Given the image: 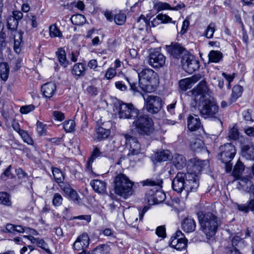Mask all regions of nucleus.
<instances>
[{
  "instance_id": "nucleus-39",
  "label": "nucleus",
  "mask_w": 254,
  "mask_h": 254,
  "mask_svg": "<svg viewBox=\"0 0 254 254\" xmlns=\"http://www.w3.org/2000/svg\"><path fill=\"white\" fill-rule=\"evenodd\" d=\"M243 91V88L240 85L235 86L232 89V93L231 100L232 102L235 101L241 96Z\"/></svg>"
},
{
  "instance_id": "nucleus-19",
  "label": "nucleus",
  "mask_w": 254,
  "mask_h": 254,
  "mask_svg": "<svg viewBox=\"0 0 254 254\" xmlns=\"http://www.w3.org/2000/svg\"><path fill=\"white\" fill-rule=\"evenodd\" d=\"M184 6L185 4L184 3H180L174 7H172L168 3L159 1L154 4V8L158 12L160 11L166 9L179 10Z\"/></svg>"
},
{
  "instance_id": "nucleus-22",
  "label": "nucleus",
  "mask_w": 254,
  "mask_h": 254,
  "mask_svg": "<svg viewBox=\"0 0 254 254\" xmlns=\"http://www.w3.org/2000/svg\"><path fill=\"white\" fill-rule=\"evenodd\" d=\"M90 185L94 191L97 193H104L106 191V184L104 181L94 180L90 182Z\"/></svg>"
},
{
  "instance_id": "nucleus-23",
  "label": "nucleus",
  "mask_w": 254,
  "mask_h": 254,
  "mask_svg": "<svg viewBox=\"0 0 254 254\" xmlns=\"http://www.w3.org/2000/svg\"><path fill=\"white\" fill-rule=\"evenodd\" d=\"M62 190L75 203L79 202V197L76 191L73 190L69 185H65Z\"/></svg>"
},
{
  "instance_id": "nucleus-30",
  "label": "nucleus",
  "mask_w": 254,
  "mask_h": 254,
  "mask_svg": "<svg viewBox=\"0 0 254 254\" xmlns=\"http://www.w3.org/2000/svg\"><path fill=\"white\" fill-rule=\"evenodd\" d=\"M171 157V153L168 150L157 152L155 154V158L159 161H166Z\"/></svg>"
},
{
  "instance_id": "nucleus-45",
  "label": "nucleus",
  "mask_w": 254,
  "mask_h": 254,
  "mask_svg": "<svg viewBox=\"0 0 254 254\" xmlns=\"http://www.w3.org/2000/svg\"><path fill=\"white\" fill-rule=\"evenodd\" d=\"M114 20L117 24L121 25L126 22V16L124 13L120 12L114 15Z\"/></svg>"
},
{
  "instance_id": "nucleus-36",
  "label": "nucleus",
  "mask_w": 254,
  "mask_h": 254,
  "mask_svg": "<svg viewBox=\"0 0 254 254\" xmlns=\"http://www.w3.org/2000/svg\"><path fill=\"white\" fill-rule=\"evenodd\" d=\"M97 137L99 139L106 138L110 134V130L106 129L102 127H99L96 128Z\"/></svg>"
},
{
  "instance_id": "nucleus-20",
  "label": "nucleus",
  "mask_w": 254,
  "mask_h": 254,
  "mask_svg": "<svg viewBox=\"0 0 254 254\" xmlns=\"http://www.w3.org/2000/svg\"><path fill=\"white\" fill-rule=\"evenodd\" d=\"M56 90V84L53 82H48L44 84L41 87V91L46 98H51Z\"/></svg>"
},
{
  "instance_id": "nucleus-13",
  "label": "nucleus",
  "mask_w": 254,
  "mask_h": 254,
  "mask_svg": "<svg viewBox=\"0 0 254 254\" xmlns=\"http://www.w3.org/2000/svg\"><path fill=\"white\" fill-rule=\"evenodd\" d=\"M183 234L180 231H177L174 235H173L170 241V246L177 250L181 251L185 249L187 245V240L184 237H182Z\"/></svg>"
},
{
  "instance_id": "nucleus-59",
  "label": "nucleus",
  "mask_w": 254,
  "mask_h": 254,
  "mask_svg": "<svg viewBox=\"0 0 254 254\" xmlns=\"http://www.w3.org/2000/svg\"><path fill=\"white\" fill-rule=\"evenodd\" d=\"M6 34L3 32H0V50H3L5 46L6 43L5 39L6 38Z\"/></svg>"
},
{
  "instance_id": "nucleus-16",
  "label": "nucleus",
  "mask_w": 254,
  "mask_h": 254,
  "mask_svg": "<svg viewBox=\"0 0 254 254\" xmlns=\"http://www.w3.org/2000/svg\"><path fill=\"white\" fill-rule=\"evenodd\" d=\"M237 188L239 190L252 193L253 197H254V185L248 178H240Z\"/></svg>"
},
{
  "instance_id": "nucleus-32",
  "label": "nucleus",
  "mask_w": 254,
  "mask_h": 254,
  "mask_svg": "<svg viewBox=\"0 0 254 254\" xmlns=\"http://www.w3.org/2000/svg\"><path fill=\"white\" fill-rule=\"evenodd\" d=\"M85 71V67L82 63L75 64L72 69V73L76 76L83 75Z\"/></svg>"
},
{
  "instance_id": "nucleus-62",
  "label": "nucleus",
  "mask_w": 254,
  "mask_h": 254,
  "mask_svg": "<svg viewBox=\"0 0 254 254\" xmlns=\"http://www.w3.org/2000/svg\"><path fill=\"white\" fill-rule=\"evenodd\" d=\"M126 82L128 83L130 87V89L134 92L138 91L137 83L132 82L131 79H128L127 77H125Z\"/></svg>"
},
{
  "instance_id": "nucleus-57",
  "label": "nucleus",
  "mask_w": 254,
  "mask_h": 254,
  "mask_svg": "<svg viewBox=\"0 0 254 254\" xmlns=\"http://www.w3.org/2000/svg\"><path fill=\"white\" fill-rule=\"evenodd\" d=\"M35 109V106L30 104L26 106H23L20 109V112L21 114H26Z\"/></svg>"
},
{
  "instance_id": "nucleus-35",
  "label": "nucleus",
  "mask_w": 254,
  "mask_h": 254,
  "mask_svg": "<svg viewBox=\"0 0 254 254\" xmlns=\"http://www.w3.org/2000/svg\"><path fill=\"white\" fill-rule=\"evenodd\" d=\"M70 19L72 23L76 25H82L86 21V18L84 16L80 14H77L72 15Z\"/></svg>"
},
{
  "instance_id": "nucleus-34",
  "label": "nucleus",
  "mask_w": 254,
  "mask_h": 254,
  "mask_svg": "<svg viewBox=\"0 0 254 254\" xmlns=\"http://www.w3.org/2000/svg\"><path fill=\"white\" fill-rule=\"evenodd\" d=\"M116 148L114 141L109 142L102 149L103 156H110L111 153L114 151Z\"/></svg>"
},
{
  "instance_id": "nucleus-10",
  "label": "nucleus",
  "mask_w": 254,
  "mask_h": 254,
  "mask_svg": "<svg viewBox=\"0 0 254 254\" xmlns=\"http://www.w3.org/2000/svg\"><path fill=\"white\" fill-rule=\"evenodd\" d=\"M190 175L189 173L187 174L181 172L178 173L172 182L173 190L178 192H182L183 189L185 190L188 185L187 183H190V181L187 180V176L189 177Z\"/></svg>"
},
{
  "instance_id": "nucleus-49",
  "label": "nucleus",
  "mask_w": 254,
  "mask_h": 254,
  "mask_svg": "<svg viewBox=\"0 0 254 254\" xmlns=\"http://www.w3.org/2000/svg\"><path fill=\"white\" fill-rule=\"evenodd\" d=\"M243 115L245 120L248 121H254V111L252 110H248L243 112Z\"/></svg>"
},
{
  "instance_id": "nucleus-48",
  "label": "nucleus",
  "mask_w": 254,
  "mask_h": 254,
  "mask_svg": "<svg viewBox=\"0 0 254 254\" xmlns=\"http://www.w3.org/2000/svg\"><path fill=\"white\" fill-rule=\"evenodd\" d=\"M182 228L186 233L189 234L190 232V222L188 217L185 218L182 223Z\"/></svg>"
},
{
  "instance_id": "nucleus-6",
  "label": "nucleus",
  "mask_w": 254,
  "mask_h": 254,
  "mask_svg": "<svg viewBox=\"0 0 254 254\" xmlns=\"http://www.w3.org/2000/svg\"><path fill=\"white\" fill-rule=\"evenodd\" d=\"M138 80L141 84L145 86H156L158 84L157 73L149 68H139L137 70Z\"/></svg>"
},
{
  "instance_id": "nucleus-27",
  "label": "nucleus",
  "mask_w": 254,
  "mask_h": 254,
  "mask_svg": "<svg viewBox=\"0 0 254 254\" xmlns=\"http://www.w3.org/2000/svg\"><path fill=\"white\" fill-rule=\"evenodd\" d=\"M232 245L233 247L227 248V249L239 250L244 248L245 246L244 241L238 236H234L232 239Z\"/></svg>"
},
{
  "instance_id": "nucleus-15",
  "label": "nucleus",
  "mask_w": 254,
  "mask_h": 254,
  "mask_svg": "<svg viewBox=\"0 0 254 254\" xmlns=\"http://www.w3.org/2000/svg\"><path fill=\"white\" fill-rule=\"evenodd\" d=\"M166 198V195L160 189L157 190L153 194H148L146 196V199L150 204L159 203L163 202Z\"/></svg>"
},
{
  "instance_id": "nucleus-4",
  "label": "nucleus",
  "mask_w": 254,
  "mask_h": 254,
  "mask_svg": "<svg viewBox=\"0 0 254 254\" xmlns=\"http://www.w3.org/2000/svg\"><path fill=\"white\" fill-rule=\"evenodd\" d=\"M131 127L142 135H150L154 131L153 122L146 115H139L134 119Z\"/></svg>"
},
{
  "instance_id": "nucleus-50",
  "label": "nucleus",
  "mask_w": 254,
  "mask_h": 254,
  "mask_svg": "<svg viewBox=\"0 0 254 254\" xmlns=\"http://www.w3.org/2000/svg\"><path fill=\"white\" fill-rule=\"evenodd\" d=\"M19 134L22 137V139H23L25 142L27 143L29 145H32L33 144V140L28 134L27 132L23 130H22V131H21V133Z\"/></svg>"
},
{
  "instance_id": "nucleus-12",
  "label": "nucleus",
  "mask_w": 254,
  "mask_h": 254,
  "mask_svg": "<svg viewBox=\"0 0 254 254\" xmlns=\"http://www.w3.org/2000/svg\"><path fill=\"white\" fill-rule=\"evenodd\" d=\"M162 100L159 97L150 95L146 99V109L151 114L157 113L162 108Z\"/></svg>"
},
{
  "instance_id": "nucleus-37",
  "label": "nucleus",
  "mask_w": 254,
  "mask_h": 254,
  "mask_svg": "<svg viewBox=\"0 0 254 254\" xmlns=\"http://www.w3.org/2000/svg\"><path fill=\"white\" fill-rule=\"evenodd\" d=\"M52 173L56 182L58 183H63L64 180V177L62 172L58 168H53Z\"/></svg>"
},
{
  "instance_id": "nucleus-56",
  "label": "nucleus",
  "mask_w": 254,
  "mask_h": 254,
  "mask_svg": "<svg viewBox=\"0 0 254 254\" xmlns=\"http://www.w3.org/2000/svg\"><path fill=\"white\" fill-rule=\"evenodd\" d=\"M116 73L115 68L110 67L107 70L105 74V77L107 79H111L115 76Z\"/></svg>"
},
{
  "instance_id": "nucleus-25",
  "label": "nucleus",
  "mask_w": 254,
  "mask_h": 254,
  "mask_svg": "<svg viewBox=\"0 0 254 254\" xmlns=\"http://www.w3.org/2000/svg\"><path fill=\"white\" fill-rule=\"evenodd\" d=\"M202 149H204V143L200 136L191 140V150L198 152Z\"/></svg>"
},
{
  "instance_id": "nucleus-54",
  "label": "nucleus",
  "mask_w": 254,
  "mask_h": 254,
  "mask_svg": "<svg viewBox=\"0 0 254 254\" xmlns=\"http://www.w3.org/2000/svg\"><path fill=\"white\" fill-rule=\"evenodd\" d=\"M239 132L237 128L234 127L230 129L228 137L232 139L236 140L239 138Z\"/></svg>"
},
{
  "instance_id": "nucleus-21",
  "label": "nucleus",
  "mask_w": 254,
  "mask_h": 254,
  "mask_svg": "<svg viewBox=\"0 0 254 254\" xmlns=\"http://www.w3.org/2000/svg\"><path fill=\"white\" fill-rule=\"evenodd\" d=\"M241 154L242 156L246 159L254 160V145L253 144L244 145L241 149Z\"/></svg>"
},
{
  "instance_id": "nucleus-55",
  "label": "nucleus",
  "mask_w": 254,
  "mask_h": 254,
  "mask_svg": "<svg viewBox=\"0 0 254 254\" xmlns=\"http://www.w3.org/2000/svg\"><path fill=\"white\" fill-rule=\"evenodd\" d=\"M37 130L39 135H43L46 133V126L42 122L38 121L36 124Z\"/></svg>"
},
{
  "instance_id": "nucleus-1",
  "label": "nucleus",
  "mask_w": 254,
  "mask_h": 254,
  "mask_svg": "<svg viewBox=\"0 0 254 254\" xmlns=\"http://www.w3.org/2000/svg\"><path fill=\"white\" fill-rule=\"evenodd\" d=\"M208 91V87L205 82L202 80L191 90V94L194 97L193 99L195 110L203 115L214 117L218 113L219 108L213 98L206 95Z\"/></svg>"
},
{
  "instance_id": "nucleus-38",
  "label": "nucleus",
  "mask_w": 254,
  "mask_h": 254,
  "mask_svg": "<svg viewBox=\"0 0 254 254\" xmlns=\"http://www.w3.org/2000/svg\"><path fill=\"white\" fill-rule=\"evenodd\" d=\"M238 209L245 213L249 212V210L251 209L254 213V197H253V199L250 202L248 205L246 204L238 205Z\"/></svg>"
},
{
  "instance_id": "nucleus-9",
  "label": "nucleus",
  "mask_w": 254,
  "mask_h": 254,
  "mask_svg": "<svg viewBox=\"0 0 254 254\" xmlns=\"http://www.w3.org/2000/svg\"><path fill=\"white\" fill-rule=\"evenodd\" d=\"M191 166V191H195L199 187V174L201 170L207 166V161L206 160H196Z\"/></svg>"
},
{
  "instance_id": "nucleus-43",
  "label": "nucleus",
  "mask_w": 254,
  "mask_h": 254,
  "mask_svg": "<svg viewBox=\"0 0 254 254\" xmlns=\"http://www.w3.org/2000/svg\"><path fill=\"white\" fill-rule=\"evenodd\" d=\"M0 203L7 206L11 205V202L9 198V195L7 192H0Z\"/></svg>"
},
{
  "instance_id": "nucleus-61",
  "label": "nucleus",
  "mask_w": 254,
  "mask_h": 254,
  "mask_svg": "<svg viewBox=\"0 0 254 254\" xmlns=\"http://www.w3.org/2000/svg\"><path fill=\"white\" fill-rule=\"evenodd\" d=\"M156 234L160 237L165 238L166 237V230L162 226H159L156 230Z\"/></svg>"
},
{
  "instance_id": "nucleus-26",
  "label": "nucleus",
  "mask_w": 254,
  "mask_h": 254,
  "mask_svg": "<svg viewBox=\"0 0 254 254\" xmlns=\"http://www.w3.org/2000/svg\"><path fill=\"white\" fill-rule=\"evenodd\" d=\"M9 72L8 64L6 63H0V77L2 80L5 81L7 80Z\"/></svg>"
},
{
  "instance_id": "nucleus-14",
  "label": "nucleus",
  "mask_w": 254,
  "mask_h": 254,
  "mask_svg": "<svg viewBox=\"0 0 254 254\" xmlns=\"http://www.w3.org/2000/svg\"><path fill=\"white\" fill-rule=\"evenodd\" d=\"M165 57L158 51H155L150 54L148 64L154 68L162 67L165 63Z\"/></svg>"
},
{
  "instance_id": "nucleus-44",
  "label": "nucleus",
  "mask_w": 254,
  "mask_h": 254,
  "mask_svg": "<svg viewBox=\"0 0 254 254\" xmlns=\"http://www.w3.org/2000/svg\"><path fill=\"white\" fill-rule=\"evenodd\" d=\"M163 183L162 180L161 179H156L155 180H150L147 179L143 182V186H158L160 189L162 188V184Z\"/></svg>"
},
{
  "instance_id": "nucleus-46",
  "label": "nucleus",
  "mask_w": 254,
  "mask_h": 254,
  "mask_svg": "<svg viewBox=\"0 0 254 254\" xmlns=\"http://www.w3.org/2000/svg\"><path fill=\"white\" fill-rule=\"evenodd\" d=\"M215 31V24L214 23H210L207 26L205 30V36L208 38H211L213 37V33Z\"/></svg>"
},
{
  "instance_id": "nucleus-3",
  "label": "nucleus",
  "mask_w": 254,
  "mask_h": 254,
  "mask_svg": "<svg viewBox=\"0 0 254 254\" xmlns=\"http://www.w3.org/2000/svg\"><path fill=\"white\" fill-rule=\"evenodd\" d=\"M115 192L123 197L126 198L132 193L133 183L125 174L119 173L114 179Z\"/></svg>"
},
{
  "instance_id": "nucleus-7",
  "label": "nucleus",
  "mask_w": 254,
  "mask_h": 254,
  "mask_svg": "<svg viewBox=\"0 0 254 254\" xmlns=\"http://www.w3.org/2000/svg\"><path fill=\"white\" fill-rule=\"evenodd\" d=\"M18 21L13 16H9L7 19V27L12 31L14 38V50L18 54L21 51V44L22 41L23 32L21 31H17Z\"/></svg>"
},
{
  "instance_id": "nucleus-63",
  "label": "nucleus",
  "mask_w": 254,
  "mask_h": 254,
  "mask_svg": "<svg viewBox=\"0 0 254 254\" xmlns=\"http://www.w3.org/2000/svg\"><path fill=\"white\" fill-rule=\"evenodd\" d=\"M54 119L59 121H62L64 119V114L60 111H54L53 113Z\"/></svg>"
},
{
  "instance_id": "nucleus-11",
  "label": "nucleus",
  "mask_w": 254,
  "mask_h": 254,
  "mask_svg": "<svg viewBox=\"0 0 254 254\" xmlns=\"http://www.w3.org/2000/svg\"><path fill=\"white\" fill-rule=\"evenodd\" d=\"M220 159L222 162H231L236 154V149L231 143H226L220 147Z\"/></svg>"
},
{
  "instance_id": "nucleus-28",
  "label": "nucleus",
  "mask_w": 254,
  "mask_h": 254,
  "mask_svg": "<svg viewBox=\"0 0 254 254\" xmlns=\"http://www.w3.org/2000/svg\"><path fill=\"white\" fill-rule=\"evenodd\" d=\"M181 59V64L183 69L187 72L190 71V53L188 51L185 52Z\"/></svg>"
},
{
  "instance_id": "nucleus-18",
  "label": "nucleus",
  "mask_w": 254,
  "mask_h": 254,
  "mask_svg": "<svg viewBox=\"0 0 254 254\" xmlns=\"http://www.w3.org/2000/svg\"><path fill=\"white\" fill-rule=\"evenodd\" d=\"M167 51L174 58L178 59L181 54H183L186 51L178 43H174L167 46Z\"/></svg>"
},
{
  "instance_id": "nucleus-8",
  "label": "nucleus",
  "mask_w": 254,
  "mask_h": 254,
  "mask_svg": "<svg viewBox=\"0 0 254 254\" xmlns=\"http://www.w3.org/2000/svg\"><path fill=\"white\" fill-rule=\"evenodd\" d=\"M139 114V110L132 104L120 103L118 107V115L120 119L134 120Z\"/></svg>"
},
{
  "instance_id": "nucleus-24",
  "label": "nucleus",
  "mask_w": 254,
  "mask_h": 254,
  "mask_svg": "<svg viewBox=\"0 0 254 254\" xmlns=\"http://www.w3.org/2000/svg\"><path fill=\"white\" fill-rule=\"evenodd\" d=\"M173 165L178 169H181L186 165V159L182 155L176 154L172 159Z\"/></svg>"
},
{
  "instance_id": "nucleus-31",
  "label": "nucleus",
  "mask_w": 254,
  "mask_h": 254,
  "mask_svg": "<svg viewBox=\"0 0 254 254\" xmlns=\"http://www.w3.org/2000/svg\"><path fill=\"white\" fill-rule=\"evenodd\" d=\"M245 166L242 162L238 161L235 165L234 170L233 171V175L236 178L239 179L242 175L244 171Z\"/></svg>"
},
{
  "instance_id": "nucleus-53",
  "label": "nucleus",
  "mask_w": 254,
  "mask_h": 254,
  "mask_svg": "<svg viewBox=\"0 0 254 254\" xmlns=\"http://www.w3.org/2000/svg\"><path fill=\"white\" fill-rule=\"evenodd\" d=\"M96 250L101 254H108L110 253L111 249L107 245H101L96 248Z\"/></svg>"
},
{
  "instance_id": "nucleus-17",
  "label": "nucleus",
  "mask_w": 254,
  "mask_h": 254,
  "mask_svg": "<svg viewBox=\"0 0 254 254\" xmlns=\"http://www.w3.org/2000/svg\"><path fill=\"white\" fill-rule=\"evenodd\" d=\"M89 244V238L87 234L84 233L79 236L73 244L74 249L80 251L86 248Z\"/></svg>"
},
{
  "instance_id": "nucleus-5",
  "label": "nucleus",
  "mask_w": 254,
  "mask_h": 254,
  "mask_svg": "<svg viewBox=\"0 0 254 254\" xmlns=\"http://www.w3.org/2000/svg\"><path fill=\"white\" fill-rule=\"evenodd\" d=\"M126 141V145L129 152L126 157H121L117 164H121L123 167H127L129 160L131 159V157L141 153L140 144L136 138L126 134L124 135Z\"/></svg>"
},
{
  "instance_id": "nucleus-52",
  "label": "nucleus",
  "mask_w": 254,
  "mask_h": 254,
  "mask_svg": "<svg viewBox=\"0 0 254 254\" xmlns=\"http://www.w3.org/2000/svg\"><path fill=\"white\" fill-rule=\"evenodd\" d=\"M63 200L62 195L58 193H56L54 194L53 198V204L55 206H60L62 204Z\"/></svg>"
},
{
  "instance_id": "nucleus-41",
  "label": "nucleus",
  "mask_w": 254,
  "mask_h": 254,
  "mask_svg": "<svg viewBox=\"0 0 254 254\" xmlns=\"http://www.w3.org/2000/svg\"><path fill=\"white\" fill-rule=\"evenodd\" d=\"M50 35L52 38L62 37V33L57 27L56 25L53 24L49 27Z\"/></svg>"
},
{
  "instance_id": "nucleus-51",
  "label": "nucleus",
  "mask_w": 254,
  "mask_h": 254,
  "mask_svg": "<svg viewBox=\"0 0 254 254\" xmlns=\"http://www.w3.org/2000/svg\"><path fill=\"white\" fill-rule=\"evenodd\" d=\"M75 123L73 120L65 121L64 123V127L66 132H71L74 128Z\"/></svg>"
},
{
  "instance_id": "nucleus-40",
  "label": "nucleus",
  "mask_w": 254,
  "mask_h": 254,
  "mask_svg": "<svg viewBox=\"0 0 254 254\" xmlns=\"http://www.w3.org/2000/svg\"><path fill=\"white\" fill-rule=\"evenodd\" d=\"M180 89L182 91H186L190 88V78H186L179 81Z\"/></svg>"
},
{
  "instance_id": "nucleus-64",
  "label": "nucleus",
  "mask_w": 254,
  "mask_h": 254,
  "mask_svg": "<svg viewBox=\"0 0 254 254\" xmlns=\"http://www.w3.org/2000/svg\"><path fill=\"white\" fill-rule=\"evenodd\" d=\"M103 156V150L100 151L97 147H96L94 149L92 156L90 157V158L94 160L96 158Z\"/></svg>"
},
{
  "instance_id": "nucleus-33",
  "label": "nucleus",
  "mask_w": 254,
  "mask_h": 254,
  "mask_svg": "<svg viewBox=\"0 0 254 254\" xmlns=\"http://www.w3.org/2000/svg\"><path fill=\"white\" fill-rule=\"evenodd\" d=\"M222 57V53L218 51L212 50L208 55L209 60L213 63H218Z\"/></svg>"
},
{
  "instance_id": "nucleus-60",
  "label": "nucleus",
  "mask_w": 254,
  "mask_h": 254,
  "mask_svg": "<svg viewBox=\"0 0 254 254\" xmlns=\"http://www.w3.org/2000/svg\"><path fill=\"white\" fill-rule=\"evenodd\" d=\"M115 86L119 90L124 91L127 90V87L123 81H118L115 82Z\"/></svg>"
},
{
  "instance_id": "nucleus-29",
  "label": "nucleus",
  "mask_w": 254,
  "mask_h": 254,
  "mask_svg": "<svg viewBox=\"0 0 254 254\" xmlns=\"http://www.w3.org/2000/svg\"><path fill=\"white\" fill-rule=\"evenodd\" d=\"M56 55L61 65L63 66L64 67H66L68 64V62L66 60L65 51L62 49H59L56 52Z\"/></svg>"
},
{
  "instance_id": "nucleus-58",
  "label": "nucleus",
  "mask_w": 254,
  "mask_h": 254,
  "mask_svg": "<svg viewBox=\"0 0 254 254\" xmlns=\"http://www.w3.org/2000/svg\"><path fill=\"white\" fill-rule=\"evenodd\" d=\"M37 245L44 250L47 253H51L48 244L43 239L39 238Z\"/></svg>"
},
{
  "instance_id": "nucleus-2",
  "label": "nucleus",
  "mask_w": 254,
  "mask_h": 254,
  "mask_svg": "<svg viewBox=\"0 0 254 254\" xmlns=\"http://www.w3.org/2000/svg\"><path fill=\"white\" fill-rule=\"evenodd\" d=\"M197 216L206 235L209 237H213L219 225L217 217L211 212L204 213L202 211L198 212Z\"/></svg>"
},
{
  "instance_id": "nucleus-42",
  "label": "nucleus",
  "mask_w": 254,
  "mask_h": 254,
  "mask_svg": "<svg viewBox=\"0 0 254 254\" xmlns=\"http://www.w3.org/2000/svg\"><path fill=\"white\" fill-rule=\"evenodd\" d=\"M158 20L161 21V23H166L171 22L172 18H170L169 16L166 14H163L162 13L159 14L157 15L155 18L153 19L152 21H151V23L153 26H155L154 22H156V20Z\"/></svg>"
},
{
  "instance_id": "nucleus-47",
  "label": "nucleus",
  "mask_w": 254,
  "mask_h": 254,
  "mask_svg": "<svg viewBox=\"0 0 254 254\" xmlns=\"http://www.w3.org/2000/svg\"><path fill=\"white\" fill-rule=\"evenodd\" d=\"M202 127L200 120L195 116V117L191 116V131L199 129Z\"/></svg>"
}]
</instances>
